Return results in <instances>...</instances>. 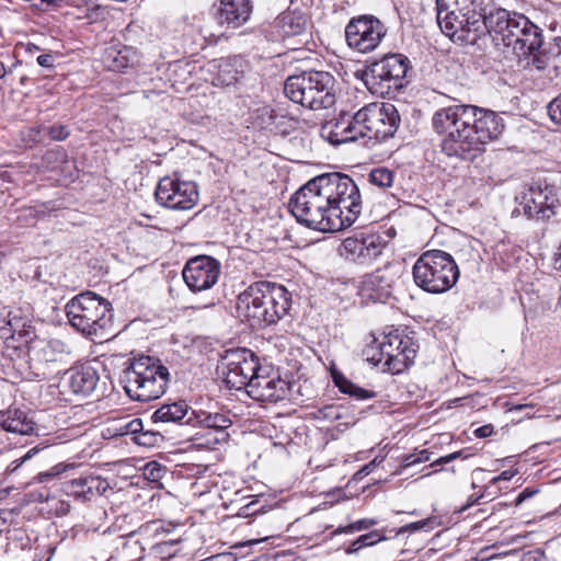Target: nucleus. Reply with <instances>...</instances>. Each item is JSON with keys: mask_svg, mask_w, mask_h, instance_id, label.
<instances>
[{"mask_svg": "<svg viewBox=\"0 0 561 561\" xmlns=\"http://www.w3.org/2000/svg\"><path fill=\"white\" fill-rule=\"evenodd\" d=\"M35 451V448L28 450L23 457L11 462L7 470L9 472L15 471L25 460L30 459Z\"/></svg>", "mask_w": 561, "mask_h": 561, "instance_id": "6e6d98bb", "label": "nucleus"}, {"mask_svg": "<svg viewBox=\"0 0 561 561\" xmlns=\"http://www.w3.org/2000/svg\"><path fill=\"white\" fill-rule=\"evenodd\" d=\"M516 201L513 215L523 214L528 219H549L554 215L559 201L552 186L535 184L523 191Z\"/></svg>", "mask_w": 561, "mask_h": 561, "instance_id": "f3484780", "label": "nucleus"}, {"mask_svg": "<svg viewBox=\"0 0 561 561\" xmlns=\"http://www.w3.org/2000/svg\"><path fill=\"white\" fill-rule=\"evenodd\" d=\"M356 117L357 112L355 114L341 112L336 117L322 124L321 137L334 146L357 140L362 131L355 123Z\"/></svg>", "mask_w": 561, "mask_h": 561, "instance_id": "412c9836", "label": "nucleus"}, {"mask_svg": "<svg viewBox=\"0 0 561 561\" xmlns=\"http://www.w3.org/2000/svg\"><path fill=\"white\" fill-rule=\"evenodd\" d=\"M182 275L192 291L206 290L218 282L220 263L211 256L197 255L186 262Z\"/></svg>", "mask_w": 561, "mask_h": 561, "instance_id": "a211bd4d", "label": "nucleus"}, {"mask_svg": "<svg viewBox=\"0 0 561 561\" xmlns=\"http://www.w3.org/2000/svg\"><path fill=\"white\" fill-rule=\"evenodd\" d=\"M165 473V468L157 461H150L144 467V476L151 482H158Z\"/></svg>", "mask_w": 561, "mask_h": 561, "instance_id": "37998d69", "label": "nucleus"}, {"mask_svg": "<svg viewBox=\"0 0 561 561\" xmlns=\"http://www.w3.org/2000/svg\"><path fill=\"white\" fill-rule=\"evenodd\" d=\"M68 162V153L62 147H56L47 150L39 163L36 164L37 172H48L58 170L61 164Z\"/></svg>", "mask_w": 561, "mask_h": 561, "instance_id": "72a5a7b5", "label": "nucleus"}, {"mask_svg": "<svg viewBox=\"0 0 561 561\" xmlns=\"http://www.w3.org/2000/svg\"><path fill=\"white\" fill-rule=\"evenodd\" d=\"M169 369L157 358L140 356L128 362L121 381L134 401L147 402L160 398L169 382Z\"/></svg>", "mask_w": 561, "mask_h": 561, "instance_id": "423d86ee", "label": "nucleus"}, {"mask_svg": "<svg viewBox=\"0 0 561 561\" xmlns=\"http://www.w3.org/2000/svg\"><path fill=\"white\" fill-rule=\"evenodd\" d=\"M252 13L250 0H220V7L216 13L217 22L228 28L242 26Z\"/></svg>", "mask_w": 561, "mask_h": 561, "instance_id": "bb28decb", "label": "nucleus"}, {"mask_svg": "<svg viewBox=\"0 0 561 561\" xmlns=\"http://www.w3.org/2000/svg\"><path fill=\"white\" fill-rule=\"evenodd\" d=\"M493 486L494 485H491V481L489 482L488 485H485L484 491L482 492V493H484V497L486 496V497L494 499L499 494L497 491L493 490Z\"/></svg>", "mask_w": 561, "mask_h": 561, "instance_id": "69168bd1", "label": "nucleus"}, {"mask_svg": "<svg viewBox=\"0 0 561 561\" xmlns=\"http://www.w3.org/2000/svg\"><path fill=\"white\" fill-rule=\"evenodd\" d=\"M553 264H554L556 270L561 271V243H560V248H559V253L554 257Z\"/></svg>", "mask_w": 561, "mask_h": 561, "instance_id": "338daca9", "label": "nucleus"}, {"mask_svg": "<svg viewBox=\"0 0 561 561\" xmlns=\"http://www.w3.org/2000/svg\"><path fill=\"white\" fill-rule=\"evenodd\" d=\"M469 457L468 454H466V450L461 449L458 451H454L451 454H448L446 456H443V461H449V463L456 459H467Z\"/></svg>", "mask_w": 561, "mask_h": 561, "instance_id": "13d9d810", "label": "nucleus"}, {"mask_svg": "<svg viewBox=\"0 0 561 561\" xmlns=\"http://www.w3.org/2000/svg\"><path fill=\"white\" fill-rule=\"evenodd\" d=\"M415 454H416L419 463L428 461L431 459V455H432V453L428 451L427 449H422Z\"/></svg>", "mask_w": 561, "mask_h": 561, "instance_id": "0e129e2a", "label": "nucleus"}, {"mask_svg": "<svg viewBox=\"0 0 561 561\" xmlns=\"http://www.w3.org/2000/svg\"><path fill=\"white\" fill-rule=\"evenodd\" d=\"M332 378L334 385L339 388V390L342 393L348 394L355 398L356 400H368L376 397V392L355 385L341 373L333 371Z\"/></svg>", "mask_w": 561, "mask_h": 561, "instance_id": "473e14b6", "label": "nucleus"}, {"mask_svg": "<svg viewBox=\"0 0 561 561\" xmlns=\"http://www.w3.org/2000/svg\"><path fill=\"white\" fill-rule=\"evenodd\" d=\"M416 463H419L417 458H416V454L413 453V454L405 455L403 457L401 467H402V469H405V468H409V467L414 466Z\"/></svg>", "mask_w": 561, "mask_h": 561, "instance_id": "bf43d9fd", "label": "nucleus"}, {"mask_svg": "<svg viewBox=\"0 0 561 561\" xmlns=\"http://www.w3.org/2000/svg\"><path fill=\"white\" fill-rule=\"evenodd\" d=\"M312 77L313 81L320 80L325 83V85L323 84V87L317 84L316 87H312L311 90V95H313L318 101V110L329 108L332 105H334V77L327 71H312Z\"/></svg>", "mask_w": 561, "mask_h": 561, "instance_id": "7c9ffc66", "label": "nucleus"}, {"mask_svg": "<svg viewBox=\"0 0 561 561\" xmlns=\"http://www.w3.org/2000/svg\"><path fill=\"white\" fill-rule=\"evenodd\" d=\"M30 367L34 369L37 378L46 379L50 374V366L64 364L71 354L70 346L59 339L27 341Z\"/></svg>", "mask_w": 561, "mask_h": 561, "instance_id": "ddd939ff", "label": "nucleus"}, {"mask_svg": "<svg viewBox=\"0 0 561 561\" xmlns=\"http://www.w3.org/2000/svg\"><path fill=\"white\" fill-rule=\"evenodd\" d=\"M410 59L402 54H389L368 65L363 73L367 89L381 98H393L408 83Z\"/></svg>", "mask_w": 561, "mask_h": 561, "instance_id": "1a4fd4ad", "label": "nucleus"}, {"mask_svg": "<svg viewBox=\"0 0 561 561\" xmlns=\"http://www.w3.org/2000/svg\"><path fill=\"white\" fill-rule=\"evenodd\" d=\"M494 432V427L492 424H485L474 430L473 434L478 438H486L490 437Z\"/></svg>", "mask_w": 561, "mask_h": 561, "instance_id": "603ef678", "label": "nucleus"}, {"mask_svg": "<svg viewBox=\"0 0 561 561\" xmlns=\"http://www.w3.org/2000/svg\"><path fill=\"white\" fill-rule=\"evenodd\" d=\"M439 147L447 157L474 161L485 145L503 133V117L494 111L471 104H455L437 110L432 117Z\"/></svg>", "mask_w": 561, "mask_h": 561, "instance_id": "f03ea898", "label": "nucleus"}, {"mask_svg": "<svg viewBox=\"0 0 561 561\" xmlns=\"http://www.w3.org/2000/svg\"><path fill=\"white\" fill-rule=\"evenodd\" d=\"M0 426L8 433L32 435L36 424L30 412L19 408H9L0 413Z\"/></svg>", "mask_w": 561, "mask_h": 561, "instance_id": "c85d7f7f", "label": "nucleus"}, {"mask_svg": "<svg viewBox=\"0 0 561 561\" xmlns=\"http://www.w3.org/2000/svg\"><path fill=\"white\" fill-rule=\"evenodd\" d=\"M386 34L387 27L374 15L353 18L345 27L347 45L363 54L375 50Z\"/></svg>", "mask_w": 561, "mask_h": 561, "instance_id": "2eb2a0df", "label": "nucleus"}, {"mask_svg": "<svg viewBox=\"0 0 561 561\" xmlns=\"http://www.w3.org/2000/svg\"><path fill=\"white\" fill-rule=\"evenodd\" d=\"M66 314L71 327L82 334L104 337L110 333L112 305L95 293L84 291L73 297L66 305Z\"/></svg>", "mask_w": 561, "mask_h": 561, "instance_id": "0eeeda50", "label": "nucleus"}, {"mask_svg": "<svg viewBox=\"0 0 561 561\" xmlns=\"http://www.w3.org/2000/svg\"><path fill=\"white\" fill-rule=\"evenodd\" d=\"M368 182L379 188H389L394 182V172L385 167L374 168L368 174Z\"/></svg>", "mask_w": 561, "mask_h": 561, "instance_id": "c9c22d12", "label": "nucleus"}, {"mask_svg": "<svg viewBox=\"0 0 561 561\" xmlns=\"http://www.w3.org/2000/svg\"><path fill=\"white\" fill-rule=\"evenodd\" d=\"M309 25V19L306 13L298 10H287L279 14L273 27L278 38L286 39L302 35Z\"/></svg>", "mask_w": 561, "mask_h": 561, "instance_id": "cd10ccee", "label": "nucleus"}, {"mask_svg": "<svg viewBox=\"0 0 561 561\" xmlns=\"http://www.w3.org/2000/svg\"><path fill=\"white\" fill-rule=\"evenodd\" d=\"M254 123L263 129L271 128L274 124L273 110L268 106H262L253 112Z\"/></svg>", "mask_w": 561, "mask_h": 561, "instance_id": "58836bf2", "label": "nucleus"}, {"mask_svg": "<svg viewBox=\"0 0 561 561\" xmlns=\"http://www.w3.org/2000/svg\"><path fill=\"white\" fill-rule=\"evenodd\" d=\"M47 512L56 516H65L70 511V504L64 500L50 497L47 504Z\"/></svg>", "mask_w": 561, "mask_h": 561, "instance_id": "a18cd8bd", "label": "nucleus"}, {"mask_svg": "<svg viewBox=\"0 0 561 561\" xmlns=\"http://www.w3.org/2000/svg\"><path fill=\"white\" fill-rule=\"evenodd\" d=\"M144 430V424H142V421L141 419H133L131 421L127 422L126 424H124L122 427H121V431H122V434L123 435H134V436H137L138 434H140V432Z\"/></svg>", "mask_w": 561, "mask_h": 561, "instance_id": "09e8293b", "label": "nucleus"}, {"mask_svg": "<svg viewBox=\"0 0 561 561\" xmlns=\"http://www.w3.org/2000/svg\"><path fill=\"white\" fill-rule=\"evenodd\" d=\"M290 382L278 374H271L268 367H263L261 374L252 380L248 394L255 401L276 403L288 398Z\"/></svg>", "mask_w": 561, "mask_h": 561, "instance_id": "6ab92c4d", "label": "nucleus"}, {"mask_svg": "<svg viewBox=\"0 0 561 561\" xmlns=\"http://www.w3.org/2000/svg\"><path fill=\"white\" fill-rule=\"evenodd\" d=\"M288 208L299 224L335 232L352 226L363 206L357 183L347 174L332 172L309 180L290 197Z\"/></svg>", "mask_w": 561, "mask_h": 561, "instance_id": "f257e3e1", "label": "nucleus"}, {"mask_svg": "<svg viewBox=\"0 0 561 561\" xmlns=\"http://www.w3.org/2000/svg\"><path fill=\"white\" fill-rule=\"evenodd\" d=\"M393 284V274L388 268H378L364 277L359 291L373 301L385 302L392 294Z\"/></svg>", "mask_w": 561, "mask_h": 561, "instance_id": "393cba45", "label": "nucleus"}, {"mask_svg": "<svg viewBox=\"0 0 561 561\" xmlns=\"http://www.w3.org/2000/svg\"><path fill=\"white\" fill-rule=\"evenodd\" d=\"M68 468H72V465L57 463L49 470L39 472L37 476L33 478V481L37 483H47L51 481L54 478L65 472Z\"/></svg>", "mask_w": 561, "mask_h": 561, "instance_id": "a19ab883", "label": "nucleus"}, {"mask_svg": "<svg viewBox=\"0 0 561 561\" xmlns=\"http://www.w3.org/2000/svg\"><path fill=\"white\" fill-rule=\"evenodd\" d=\"M187 425L192 427H204L216 432L213 439H208V445H216L226 442L229 437L227 430L232 425V421L228 414L221 412H208L204 410H194Z\"/></svg>", "mask_w": 561, "mask_h": 561, "instance_id": "5701e85b", "label": "nucleus"}, {"mask_svg": "<svg viewBox=\"0 0 561 561\" xmlns=\"http://www.w3.org/2000/svg\"><path fill=\"white\" fill-rule=\"evenodd\" d=\"M312 78V71L289 76L284 83V93L290 101L317 111L318 101L311 95V90L317 84L323 87L325 83L320 80L313 81Z\"/></svg>", "mask_w": 561, "mask_h": 561, "instance_id": "4be33fe9", "label": "nucleus"}, {"mask_svg": "<svg viewBox=\"0 0 561 561\" xmlns=\"http://www.w3.org/2000/svg\"><path fill=\"white\" fill-rule=\"evenodd\" d=\"M378 524V520L375 518H362L354 523H351L346 526L337 527L332 535H341V534H354L356 531H363L369 529Z\"/></svg>", "mask_w": 561, "mask_h": 561, "instance_id": "e433bc0d", "label": "nucleus"}, {"mask_svg": "<svg viewBox=\"0 0 561 561\" xmlns=\"http://www.w3.org/2000/svg\"><path fill=\"white\" fill-rule=\"evenodd\" d=\"M226 371L224 381L227 387L234 390L251 388L254 377L261 374L263 367L253 352L247 348L229 350L224 357Z\"/></svg>", "mask_w": 561, "mask_h": 561, "instance_id": "f8f14e48", "label": "nucleus"}, {"mask_svg": "<svg viewBox=\"0 0 561 561\" xmlns=\"http://www.w3.org/2000/svg\"><path fill=\"white\" fill-rule=\"evenodd\" d=\"M239 60L236 58H221L210 64L211 71L215 73L214 84L231 85L238 82L242 71L238 69Z\"/></svg>", "mask_w": 561, "mask_h": 561, "instance_id": "2f4dec72", "label": "nucleus"}, {"mask_svg": "<svg viewBox=\"0 0 561 561\" xmlns=\"http://www.w3.org/2000/svg\"><path fill=\"white\" fill-rule=\"evenodd\" d=\"M538 491L535 489L526 488L516 497L515 505H520L524 501L533 497Z\"/></svg>", "mask_w": 561, "mask_h": 561, "instance_id": "864d4df0", "label": "nucleus"}, {"mask_svg": "<svg viewBox=\"0 0 561 561\" xmlns=\"http://www.w3.org/2000/svg\"><path fill=\"white\" fill-rule=\"evenodd\" d=\"M44 134H46L54 141H62L70 135L69 130L64 125H51L43 127Z\"/></svg>", "mask_w": 561, "mask_h": 561, "instance_id": "c03bdc74", "label": "nucleus"}, {"mask_svg": "<svg viewBox=\"0 0 561 561\" xmlns=\"http://www.w3.org/2000/svg\"><path fill=\"white\" fill-rule=\"evenodd\" d=\"M110 484L106 480L95 476H81L77 479L65 481L62 492L77 501H91L94 496L104 494Z\"/></svg>", "mask_w": 561, "mask_h": 561, "instance_id": "b1692460", "label": "nucleus"}, {"mask_svg": "<svg viewBox=\"0 0 561 561\" xmlns=\"http://www.w3.org/2000/svg\"><path fill=\"white\" fill-rule=\"evenodd\" d=\"M21 48H23L24 51L31 56L42 50L39 46L33 43L21 44Z\"/></svg>", "mask_w": 561, "mask_h": 561, "instance_id": "e2e57ef3", "label": "nucleus"}, {"mask_svg": "<svg viewBox=\"0 0 561 561\" xmlns=\"http://www.w3.org/2000/svg\"><path fill=\"white\" fill-rule=\"evenodd\" d=\"M519 61H525V66H531L537 70L546 69L548 65V57L546 54L541 51V48L534 51V54L529 55V57H517Z\"/></svg>", "mask_w": 561, "mask_h": 561, "instance_id": "79ce46f5", "label": "nucleus"}, {"mask_svg": "<svg viewBox=\"0 0 561 561\" xmlns=\"http://www.w3.org/2000/svg\"><path fill=\"white\" fill-rule=\"evenodd\" d=\"M489 9L483 0H436V20L454 43L474 44L486 30Z\"/></svg>", "mask_w": 561, "mask_h": 561, "instance_id": "39448f33", "label": "nucleus"}, {"mask_svg": "<svg viewBox=\"0 0 561 561\" xmlns=\"http://www.w3.org/2000/svg\"><path fill=\"white\" fill-rule=\"evenodd\" d=\"M99 374L88 364L77 365L67 369L61 377L59 387L62 394L87 397L91 394L99 382Z\"/></svg>", "mask_w": 561, "mask_h": 561, "instance_id": "aec40b11", "label": "nucleus"}, {"mask_svg": "<svg viewBox=\"0 0 561 561\" xmlns=\"http://www.w3.org/2000/svg\"><path fill=\"white\" fill-rule=\"evenodd\" d=\"M383 461V458H378L376 457L374 460H371L369 463L365 465L363 468H362V472H364L365 474H368L373 471V469L380 465L381 462Z\"/></svg>", "mask_w": 561, "mask_h": 561, "instance_id": "680f3d73", "label": "nucleus"}, {"mask_svg": "<svg viewBox=\"0 0 561 561\" xmlns=\"http://www.w3.org/2000/svg\"><path fill=\"white\" fill-rule=\"evenodd\" d=\"M179 542L175 540L161 541L153 546V550L157 554H160L162 558H170L175 554L176 550L174 547Z\"/></svg>", "mask_w": 561, "mask_h": 561, "instance_id": "49530a36", "label": "nucleus"}, {"mask_svg": "<svg viewBox=\"0 0 561 561\" xmlns=\"http://www.w3.org/2000/svg\"><path fill=\"white\" fill-rule=\"evenodd\" d=\"M220 36H221V35H217V36H216V35H214V34H209V37H207V36L205 35V39H207L209 44H216V43H218V41H219Z\"/></svg>", "mask_w": 561, "mask_h": 561, "instance_id": "774afa93", "label": "nucleus"}, {"mask_svg": "<svg viewBox=\"0 0 561 561\" xmlns=\"http://www.w3.org/2000/svg\"><path fill=\"white\" fill-rule=\"evenodd\" d=\"M291 307V294L280 284L259 280L238 296V311L252 327L273 325L283 319Z\"/></svg>", "mask_w": 561, "mask_h": 561, "instance_id": "7ed1b4c3", "label": "nucleus"}, {"mask_svg": "<svg viewBox=\"0 0 561 561\" xmlns=\"http://www.w3.org/2000/svg\"><path fill=\"white\" fill-rule=\"evenodd\" d=\"M44 134L42 126H32L21 131V140L25 147L32 148L43 140Z\"/></svg>", "mask_w": 561, "mask_h": 561, "instance_id": "4c0bfd02", "label": "nucleus"}, {"mask_svg": "<svg viewBox=\"0 0 561 561\" xmlns=\"http://www.w3.org/2000/svg\"><path fill=\"white\" fill-rule=\"evenodd\" d=\"M138 60L137 49L118 41H111L102 54V62L111 71H122L133 67Z\"/></svg>", "mask_w": 561, "mask_h": 561, "instance_id": "a878e982", "label": "nucleus"}, {"mask_svg": "<svg viewBox=\"0 0 561 561\" xmlns=\"http://www.w3.org/2000/svg\"><path fill=\"white\" fill-rule=\"evenodd\" d=\"M483 497H484V493L469 495L466 504L461 507V511H465V510L471 507L472 505L477 504Z\"/></svg>", "mask_w": 561, "mask_h": 561, "instance_id": "052dcab7", "label": "nucleus"}, {"mask_svg": "<svg viewBox=\"0 0 561 561\" xmlns=\"http://www.w3.org/2000/svg\"><path fill=\"white\" fill-rule=\"evenodd\" d=\"M355 123L360 138L383 141L396 134L400 116L391 103H370L357 111Z\"/></svg>", "mask_w": 561, "mask_h": 561, "instance_id": "9b49d317", "label": "nucleus"}, {"mask_svg": "<svg viewBox=\"0 0 561 561\" xmlns=\"http://www.w3.org/2000/svg\"><path fill=\"white\" fill-rule=\"evenodd\" d=\"M516 473L517 470H505L497 477L491 479V485H496L500 481H510Z\"/></svg>", "mask_w": 561, "mask_h": 561, "instance_id": "5fc2aeb1", "label": "nucleus"}, {"mask_svg": "<svg viewBox=\"0 0 561 561\" xmlns=\"http://www.w3.org/2000/svg\"><path fill=\"white\" fill-rule=\"evenodd\" d=\"M25 496L27 502H46V504L51 497L47 490L31 491Z\"/></svg>", "mask_w": 561, "mask_h": 561, "instance_id": "8fccbe9b", "label": "nucleus"}, {"mask_svg": "<svg viewBox=\"0 0 561 561\" xmlns=\"http://www.w3.org/2000/svg\"><path fill=\"white\" fill-rule=\"evenodd\" d=\"M459 274L454 257L443 250L423 252L412 267L415 285L430 294L448 291L457 283Z\"/></svg>", "mask_w": 561, "mask_h": 561, "instance_id": "6e6552de", "label": "nucleus"}, {"mask_svg": "<svg viewBox=\"0 0 561 561\" xmlns=\"http://www.w3.org/2000/svg\"><path fill=\"white\" fill-rule=\"evenodd\" d=\"M37 64L46 69H53L55 67V55L51 53L42 54L36 58Z\"/></svg>", "mask_w": 561, "mask_h": 561, "instance_id": "3c124183", "label": "nucleus"}, {"mask_svg": "<svg viewBox=\"0 0 561 561\" xmlns=\"http://www.w3.org/2000/svg\"><path fill=\"white\" fill-rule=\"evenodd\" d=\"M193 411L194 410H192L185 401L180 400L172 403L162 404L153 412L151 420L156 424L175 423L187 425V421L191 416L190 413H193Z\"/></svg>", "mask_w": 561, "mask_h": 561, "instance_id": "c756f323", "label": "nucleus"}, {"mask_svg": "<svg viewBox=\"0 0 561 561\" xmlns=\"http://www.w3.org/2000/svg\"><path fill=\"white\" fill-rule=\"evenodd\" d=\"M385 248L386 241L379 233L358 231L342 241L339 254L347 262L370 265L382 254Z\"/></svg>", "mask_w": 561, "mask_h": 561, "instance_id": "4468645a", "label": "nucleus"}, {"mask_svg": "<svg viewBox=\"0 0 561 561\" xmlns=\"http://www.w3.org/2000/svg\"><path fill=\"white\" fill-rule=\"evenodd\" d=\"M386 539L387 537L385 536L383 533H381L380 530H373L359 536L357 539L352 541V543L346 548L345 552L347 554H353L365 547H371Z\"/></svg>", "mask_w": 561, "mask_h": 561, "instance_id": "f704fd0d", "label": "nucleus"}, {"mask_svg": "<svg viewBox=\"0 0 561 561\" xmlns=\"http://www.w3.org/2000/svg\"><path fill=\"white\" fill-rule=\"evenodd\" d=\"M417 344L398 330L385 334L382 340L366 350L367 359L375 366L382 364V369L391 374H400L415 358Z\"/></svg>", "mask_w": 561, "mask_h": 561, "instance_id": "9d476101", "label": "nucleus"}, {"mask_svg": "<svg viewBox=\"0 0 561 561\" xmlns=\"http://www.w3.org/2000/svg\"><path fill=\"white\" fill-rule=\"evenodd\" d=\"M426 525V520H420L415 523L408 524L405 526H402L398 534H403L405 531H415L422 529Z\"/></svg>", "mask_w": 561, "mask_h": 561, "instance_id": "4d7b16f0", "label": "nucleus"}, {"mask_svg": "<svg viewBox=\"0 0 561 561\" xmlns=\"http://www.w3.org/2000/svg\"><path fill=\"white\" fill-rule=\"evenodd\" d=\"M134 442L140 446L153 447L162 442L163 437L158 432L142 430L140 434L133 437Z\"/></svg>", "mask_w": 561, "mask_h": 561, "instance_id": "ea45409f", "label": "nucleus"}, {"mask_svg": "<svg viewBox=\"0 0 561 561\" xmlns=\"http://www.w3.org/2000/svg\"><path fill=\"white\" fill-rule=\"evenodd\" d=\"M548 114L556 125L561 126V93L548 104Z\"/></svg>", "mask_w": 561, "mask_h": 561, "instance_id": "de8ad7c7", "label": "nucleus"}, {"mask_svg": "<svg viewBox=\"0 0 561 561\" xmlns=\"http://www.w3.org/2000/svg\"><path fill=\"white\" fill-rule=\"evenodd\" d=\"M154 197L157 203L165 208L188 210L197 204L199 195L195 182L164 176L158 182Z\"/></svg>", "mask_w": 561, "mask_h": 561, "instance_id": "dca6fc26", "label": "nucleus"}, {"mask_svg": "<svg viewBox=\"0 0 561 561\" xmlns=\"http://www.w3.org/2000/svg\"><path fill=\"white\" fill-rule=\"evenodd\" d=\"M485 22L493 41L512 48L516 57H529L542 46V30L522 13L492 7Z\"/></svg>", "mask_w": 561, "mask_h": 561, "instance_id": "20e7f679", "label": "nucleus"}]
</instances>
